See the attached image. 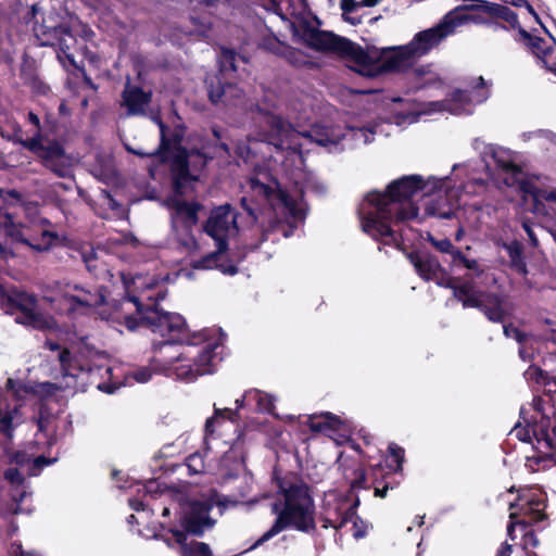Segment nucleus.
Listing matches in <instances>:
<instances>
[{"label": "nucleus", "instance_id": "nucleus-35", "mask_svg": "<svg viewBox=\"0 0 556 556\" xmlns=\"http://www.w3.org/2000/svg\"><path fill=\"white\" fill-rule=\"evenodd\" d=\"M152 378V371L148 367H141L129 371L125 379L129 386L136 383H146Z\"/></svg>", "mask_w": 556, "mask_h": 556}, {"label": "nucleus", "instance_id": "nucleus-55", "mask_svg": "<svg viewBox=\"0 0 556 556\" xmlns=\"http://www.w3.org/2000/svg\"><path fill=\"white\" fill-rule=\"evenodd\" d=\"M538 544H539V541L533 532H528L525 535L523 545L526 548L529 546L535 547V546H538Z\"/></svg>", "mask_w": 556, "mask_h": 556}, {"label": "nucleus", "instance_id": "nucleus-13", "mask_svg": "<svg viewBox=\"0 0 556 556\" xmlns=\"http://www.w3.org/2000/svg\"><path fill=\"white\" fill-rule=\"evenodd\" d=\"M515 435L525 442L535 440V448L539 455L527 458L526 466L531 470H538L535 465L545 462L554 448H556V429L551 427V421L546 417H542L540 421L528 424L527 427L517 425L514 429Z\"/></svg>", "mask_w": 556, "mask_h": 556}, {"label": "nucleus", "instance_id": "nucleus-25", "mask_svg": "<svg viewBox=\"0 0 556 556\" xmlns=\"http://www.w3.org/2000/svg\"><path fill=\"white\" fill-rule=\"evenodd\" d=\"M151 101V92H146L137 86L126 84L122 94V106L126 108L127 115H143Z\"/></svg>", "mask_w": 556, "mask_h": 556}, {"label": "nucleus", "instance_id": "nucleus-40", "mask_svg": "<svg viewBox=\"0 0 556 556\" xmlns=\"http://www.w3.org/2000/svg\"><path fill=\"white\" fill-rule=\"evenodd\" d=\"M51 421L52 417L46 415L43 408L41 407L39 412V417L37 419L38 430L40 432L49 434L53 430L51 427Z\"/></svg>", "mask_w": 556, "mask_h": 556}, {"label": "nucleus", "instance_id": "nucleus-63", "mask_svg": "<svg viewBox=\"0 0 556 556\" xmlns=\"http://www.w3.org/2000/svg\"><path fill=\"white\" fill-rule=\"evenodd\" d=\"M129 503H130V506H131L135 510H137V511H139L140 509H143V503H142V502H140V501L131 500Z\"/></svg>", "mask_w": 556, "mask_h": 556}, {"label": "nucleus", "instance_id": "nucleus-44", "mask_svg": "<svg viewBox=\"0 0 556 556\" xmlns=\"http://www.w3.org/2000/svg\"><path fill=\"white\" fill-rule=\"evenodd\" d=\"M430 243L442 253H450L453 249V243L448 239L437 240L433 237H429Z\"/></svg>", "mask_w": 556, "mask_h": 556}, {"label": "nucleus", "instance_id": "nucleus-31", "mask_svg": "<svg viewBox=\"0 0 556 556\" xmlns=\"http://www.w3.org/2000/svg\"><path fill=\"white\" fill-rule=\"evenodd\" d=\"M340 419L330 414L325 413L320 416H311L308 418V426L313 431L326 432L328 430H337Z\"/></svg>", "mask_w": 556, "mask_h": 556}, {"label": "nucleus", "instance_id": "nucleus-38", "mask_svg": "<svg viewBox=\"0 0 556 556\" xmlns=\"http://www.w3.org/2000/svg\"><path fill=\"white\" fill-rule=\"evenodd\" d=\"M287 60L294 66H302L307 63L306 56L293 48H287L285 51Z\"/></svg>", "mask_w": 556, "mask_h": 556}, {"label": "nucleus", "instance_id": "nucleus-9", "mask_svg": "<svg viewBox=\"0 0 556 556\" xmlns=\"http://www.w3.org/2000/svg\"><path fill=\"white\" fill-rule=\"evenodd\" d=\"M204 229L205 232L215 240L217 250L208 253L200 261H197L193 265L194 268L210 269L213 267H219L224 274H236L237 268L235 266H224L218 264L220 254L227 248L226 240L235 237L239 231L237 214L232 210L231 205L224 204L212 210Z\"/></svg>", "mask_w": 556, "mask_h": 556}, {"label": "nucleus", "instance_id": "nucleus-7", "mask_svg": "<svg viewBox=\"0 0 556 556\" xmlns=\"http://www.w3.org/2000/svg\"><path fill=\"white\" fill-rule=\"evenodd\" d=\"M53 306L61 313L87 314L96 311L101 318L123 324L128 330L137 329V319L129 312H119L118 301L105 303L102 288H85L79 285H67L60 298L50 299Z\"/></svg>", "mask_w": 556, "mask_h": 556}, {"label": "nucleus", "instance_id": "nucleus-43", "mask_svg": "<svg viewBox=\"0 0 556 556\" xmlns=\"http://www.w3.org/2000/svg\"><path fill=\"white\" fill-rule=\"evenodd\" d=\"M27 495H28V492L24 484H22V486H15V490L13 493V500L16 502V507L13 510L14 514L23 513V508L20 507V503H22Z\"/></svg>", "mask_w": 556, "mask_h": 556}, {"label": "nucleus", "instance_id": "nucleus-49", "mask_svg": "<svg viewBox=\"0 0 556 556\" xmlns=\"http://www.w3.org/2000/svg\"><path fill=\"white\" fill-rule=\"evenodd\" d=\"M517 516V513L515 511H510L509 514V518H510V522L507 527V535L511 539V540H515V535H514V530H515V526L516 525H522V526H526V522L525 521H514V519L516 518Z\"/></svg>", "mask_w": 556, "mask_h": 556}, {"label": "nucleus", "instance_id": "nucleus-50", "mask_svg": "<svg viewBox=\"0 0 556 556\" xmlns=\"http://www.w3.org/2000/svg\"><path fill=\"white\" fill-rule=\"evenodd\" d=\"M448 254L452 256L453 265H464L465 261H467V257L455 247H453L452 251Z\"/></svg>", "mask_w": 556, "mask_h": 556}, {"label": "nucleus", "instance_id": "nucleus-14", "mask_svg": "<svg viewBox=\"0 0 556 556\" xmlns=\"http://www.w3.org/2000/svg\"><path fill=\"white\" fill-rule=\"evenodd\" d=\"M168 205L172 212V229L176 241L188 253L198 250V242L195 241L191 230L198 223L199 205L195 203H187L178 199H172Z\"/></svg>", "mask_w": 556, "mask_h": 556}, {"label": "nucleus", "instance_id": "nucleus-32", "mask_svg": "<svg viewBox=\"0 0 556 556\" xmlns=\"http://www.w3.org/2000/svg\"><path fill=\"white\" fill-rule=\"evenodd\" d=\"M248 404L255 403L256 409L260 412L273 413L274 399L271 395L260 390H249L244 394Z\"/></svg>", "mask_w": 556, "mask_h": 556}, {"label": "nucleus", "instance_id": "nucleus-8", "mask_svg": "<svg viewBox=\"0 0 556 556\" xmlns=\"http://www.w3.org/2000/svg\"><path fill=\"white\" fill-rule=\"evenodd\" d=\"M161 144L153 152H143L142 150L132 149L126 146L128 152L138 156H153L162 152L165 159L172 160V172L174 187L178 194H184L186 188L197 179L194 170L202 168L206 164V157L199 151H187L176 143L170 147L165 140L164 125L160 122Z\"/></svg>", "mask_w": 556, "mask_h": 556}, {"label": "nucleus", "instance_id": "nucleus-36", "mask_svg": "<svg viewBox=\"0 0 556 556\" xmlns=\"http://www.w3.org/2000/svg\"><path fill=\"white\" fill-rule=\"evenodd\" d=\"M503 332L506 338H511L516 340L519 344L525 343L526 340L529 338V333L522 332L513 324L505 325L503 327Z\"/></svg>", "mask_w": 556, "mask_h": 556}, {"label": "nucleus", "instance_id": "nucleus-48", "mask_svg": "<svg viewBox=\"0 0 556 556\" xmlns=\"http://www.w3.org/2000/svg\"><path fill=\"white\" fill-rule=\"evenodd\" d=\"M225 412H228V410H227V409H225ZM223 413H224V410L216 408V409H215V416H213V417H211V418H208V419L206 420V422H205V432H206L207 434H208V433H213V432H214V425H215V422H216V420H217V417H218L219 415H222Z\"/></svg>", "mask_w": 556, "mask_h": 556}, {"label": "nucleus", "instance_id": "nucleus-24", "mask_svg": "<svg viewBox=\"0 0 556 556\" xmlns=\"http://www.w3.org/2000/svg\"><path fill=\"white\" fill-rule=\"evenodd\" d=\"M36 153L42 159L45 166L59 177L71 175L68 157L59 143H43L39 152Z\"/></svg>", "mask_w": 556, "mask_h": 556}, {"label": "nucleus", "instance_id": "nucleus-1", "mask_svg": "<svg viewBox=\"0 0 556 556\" xmlns=\"http://www.w3.org/2000/svg\"><path fill=\"white\" fill-rule=\"evenodd\" d=\"M460 205L457 190L448 188L445 179L421 181L413 175L391 182L386 193H367L358 215L364 232L375 239H393V223L417 218L420 208L425 216L450 219Z\"/></svg>", "mask_w": 556, "mask_h": 556}, {"label": "nucleus", "instance_id": "nucleus-45", "mask_svg": "<svg viewBox=\"0 0 556 556\" xmlns=\"http://www.w3.org/2000/svg\"><path fill=\"white\" fill-rule=\"evenodd\" d=\"M5 479L15 486H22L24 484V478L21 476L17 469L10 468L4 472Z\"/></svg>", "mask_w": 556, "mask_h": 556}, {"label": "nucleus", "instance_id": "nucleus-52", "mask_svg": "<svg viewBox=\"0 0 556 556\" xmlns=\"http://www.w3.org/2000/svg\"><path fill=\"white\" fill-rule=\"evenodd\" d=\"M448 254L452 256L453 265H464L465 261H467V257L455 247H453L452 251Z\"/></svg>", "mask_w": 556, "mask_h": 556}, {"label": "nucleus", "instance_id": "nucleus-21", "mask_svg": "<svg viewBox=\"0 0 556 556\" xmlns=\"http://www.w3.org/2000/svg\"><path fill=\"white\" fill-rule=\"evenodd\" d=\"M478 81V85L470 91H454L450 99L439 103L440 110L450 111L453 114L471 113L472 104L482 103L489 98L483 78L479 77Z\"/></svg>", "mask_w": 556, "mask_h": 556}, {"label": "nucleus", "instance_id": "nucleus-33", "mask_svg": "<svg viewBox=\"0 0 556 556\" xmlns=\"http://www.w3.org/2000/svg\"><path fill=\"white\" fill-rule=\"evenodd\" d=\"M543 337H532L529 334V338L525 343H520V348L518 351L519 357L523 362H530L535 357V349L539 346L541 342H543Z\"/></svg>", "mask_w": 556, "mask_h": 556}, {"label": "nucleus", "instance_id": "nucleus-19", "mask_svg": "<svg viewBox=\"0 0 556 556\" xmlns=\"http://www.w3.org/2000/svg\"><path fill=\"white\" fill-rule=\"evenodd\" d=\"M214 504H223L218 495H213L205 501L184 503L180 522L185 530L194 535H202L205 530L213 528L215 520L208 516V511Z\"/></svg>", "mask_w": 556, "mask_h": 556}, {"label": "nucleus", "instance_id": "nucleus-64", "mask_svg": "<svg viewBox=\"0 0 556 556\" xmlns=\"http://www.w3.org/2000/svg\"><path fill=\"white\" fill-rule=\"evenodd\" d=\"M464 235H465L464 229H463V228H459V229L457 230V232H456V236H455L456 241H460V240L463 239Z\"/></svg>", "mask_w": 556, "mask_h": 556}, {"label": "nucleus", "instance_id": "nucleus-41", "mask_svg": "<svg viewBox=\"0 0 556 556\" xmlns=\"http://www.w3.org/2000/svg\"><path fill=\"white\" fill-rule=\"evenodd\" d=\"M59 361L61 363V366H62V370L64 372L65 376H72L74 377L75 374L72 371L73 369V365L71 363V354L67 350H63L60 354H59Z\"/></svg>", "mask_w": 556, "mask_h": 556}, {"label": "nucleus", "instance_id": "nucleus-53", "mask_svg": "<svg viewBox=\"0 0 556 556\" xmlns=\"http://www.w3.org/2000/svg\"><path fill=\"white\" fill-rule=\"evenodd\" d=\"M357 8H359V2L355 0H341L342 12L353 13Z\"/></svg>", "mask_w": 556, "mask_h": 556}, {"label": "nucleus", "instance_id": "nucleus-6", "mask_svg": "<svg viewBox=\"0 0 556 556\" xmlns=\"http://www.w3.org/2000/svg\"><path fill=\"white\" fill-rule=\"evenodd\" d=\"M280 493L283 503L281 505L275 503L273 506L278 517L271 528L256 541L254 547L268 541L286 528L304 532L315 529V508L307 486L300 482H282Z\"/></svg>", "mask_w": 556, "mask_h": 556}, {"label": "nucleus", "instance_id": "nucleus-18", "mask_svg": "<svg viewBox=\"0 0 556 556\" xmlns=\"http://www.w3.org/2000/svg\"><path fill=\"white\" fill-rule=\"evenodd\" d=\"M0 226L9 237L39 252L48 251L59 240L58 233L43 227L39 229L38 233L29 232L24 226L16 223L11 214L0 216Z\"/></svg>", "mask_w": 556, "mask_h": 556}, {"label": "nucleus", "instance_id": "nucleus-59", "mask_svg": "<svg viewBox=\"0 0 556 556\" xmlns=\"http://www.w3.org/2000/svg\"><path fill=\"white\" fill-rule=\"evenodd\" d=\"M536 137H544L546 139L552 140L554 143H556V137H554L549 131L539 130L535 132Z\"/></svg>", "mask_w": 556, "mask_h": 556}, {"label": "nucleus", "instance_id": "nucleus-20", "mask_svg": "<svg viewBox=\"0 0 556 556\" xmlns=\"http://www.w3.org/2000/svg\"><path fill=\"white\" fill-rule=\"evenodd\" d=\"M460 24L457 16L448 13L435 26L417 33L414 38L408 42L413 53L417 58L428 54L432 49L438 47L447 36L455 31V28Z\"/></svg>", "mask_w": 556, "mask_h": 556}, {"label": "nucleus", "instance_id": "nucleus-15", "mask_svg": "<svg viewBox=\"0 0 556 556\" xmlns=\"http://www.w3.org/2000/svg\"><path fill=\"white\" fill-rule=\"evenodd\" d=\"M483 161L485 163V169L488 172V176L492 177L493 174L491 172V163L490 160L493 161L494 165L498 170L503 174L508 175L509 177H505L503 180L507 186L518 185L519 190H521L522 181H532L534 185L543 186L540 182V176H532L530 178H521V170L518 165L515 163L514 152L492 144L484 146V150L482 152Z\"/></svg>", "mask_w": 556, "mask_h": 556}, {"label": "nucleus", "instance_id": "nucleus-17", "mask_svg": "<svg viewBox=\"0 0 556 556\" xmlns=\"http://www.w3.org/2000/svg\"><path fill=\"white\" fill-rule=\"evenodd\" d=\"M367 55V62L366 67L369 70L368 74L363 73L362 65L357 63V61L352 55H342L343 58L350 59V61L353 63L351 67L363 76H375L379 70L389 71V72H404L412 67L415 62L418 60L417 55L413 53L409 45H404L400 47H395L390 49L382 58L381 65L374 64L371 62L370 56L365 52Z\"/></svg>", "mask_w": 556, "mask_h": 556}, {"label": "nucleus", "instance_id": "nucleus-37", "mask_svg": "<svg viewBox=\"0 0 556 556\" xmlns=\"http://www.w3.org/2000/svg\"><path fill=\"white\" fill-rule=\"evenodd\" d=\"M464 266L467 269H469L470 271H472V274L469 273L465 276L466 280L464 282L470 281L475 286L473 279L476 277H479L480 275H482L483 269L479 266V264L476 260L467 258V261H465V263H464Z\"/></svg>", "mask_w": 556, "mask_h": 556}, {"label": "nucleus", "instance_id": "nucleus-16", "mask_svg": "<svg viewBox=\"0 0 556 556\" xmlns=\"http://www.w3.org/2000/svg\"><path fill=\"white\" fill-rule=\"evenodd\" d=\"M237 55L231 50H223L219 58V71L222 78L210 77L207 79L208 85V97L213 103H228L236 104V100L242 94L241 89L237 88L232 84H223L222 79L230 77V73L237 71L236 65Z\"/></svg>", "mask_w": 556, "mask_h": 556}, {"label": "nucleus", "instance_id": "nucleus-12", "mask_svg": "<svg viewBox=\"0 0 556 556\" xmlns=\"http://www.w3.org/2000/svg\"><path fill=\"white\" fill-rule=\"evenodd\" d=\"M454 296L463 303L464 307L480 309L492 323H502L509 316L514 307L505 296L496 293L480 291L470 281L462 282L454 288Z\"/></svg>", "mask_w": 556, "mask_h": 556}, {"label": "nucleus", "instance_id": "nucleus-42", "mask_svg": "<svg viewBox=\"0 0 556 556\" xmlns=\"http://www.w3.org/2000/svg\"><path fill=\"white\" fill-rule=\"evenodd\" d=\"M187 467L192 473H199L203 470V459L199 454H192L187 458Z\"/></svg>", "mask_w": 556, "mask_h": 556}, {"label": "nucleus", "instance_id": "nucleus-10", "mask_svg": "<svg viewBox=\"0 0 556 556\" xmlns=\"http://www.w3.org/2000/svg\"><path fill=\"white\" fill-rule=\"evenodd\" d=\"M123 283L128 298L118 301L119 312H129L137 320L147 307L154 306L166 295L164 285L154 276L123 275Z\"/></svg>", "mask_w": 556, "mask_h": 556}, {"label": "nucleus", "instance_id": "nucleus-11", "mask_svg": "<svg viewBox=\"0 0 556 556\" xmlns=\"http://www.w3.org/2000/svg\"><path fill=\"white\" fill-rule=\"evenodd\" d=\"M0 307L7 314L20 312L15 320L39 330H55L56 321L48 315L36 311V299L17 289H5L0 286Z\"/></svg>", "mask_w": 556, "mask_h": 556}, {"label": "nucleus", "instance_id": "nucleus-3", "mask_svg": "<svg viewBox=\"0 0 556 556\" xmlns=\"http://www.w3.org/2000/svg\"><path fill=\"white\" fill-rule=\"evenodd\" d=\"M263 124L267 130L261 132L257 140L266 141L277 150H286L287 156L282 163L287 170L294 167V177L300 176L304 164L303 151L306 143H316L332 151L342 140H351V147L367 144L374 140V135L382 132L378 125L348 129L316 125L308 131H299L277 114H265Z\"/></svg>", "mask_w": 556, "mask_h": 556}, {"label": "nucleus", "instance_id": "nucleus-60", "mask_svg": "<svg viewBox=\"0 0 556 556\" xmlns=\"http://www.w3.org/2000/svg\"><path fill=\"white\" fill-rule=\"evenodd\" d=\"M544 342H552L556 344V330H552L543 337Z\"/></svg>", "mask_w": 556, "mask_h": 556}, {"label": "nucleus", "instance_id": "nucleus-51", "mask_svg": "<svg viewBox=\"0 0 556 556\" xmlns=\"http://www.w3.org/2000/svg\"><path fill=\"white\" fill-rule=\"evenodd\" d=\"M448 254L452 256L453 265H464L465 261H467V257L455 247H453L452 251Z\"/></svg>", "mask_w": 556, "mask_h": 556}, {"label": "nucleus", "instance_id": "nucleus-22", "mask_svg": "<svg viewBox=\"0 0 556 556\" xmlns=\"http://www.w3.org/2000/svg\"><path fill=\"white\" fill-rule=\"evenodd\" d=\"M409 258L419 276L425 280H433L439 286L451 288L453 291L454 288L462 285L456 283L455 279L446 274L434 256L412 254Z\"/></svg>", "mask_w": 556, "mask_h": 556}, {"label": "nucleus", "instance_id": "nucleus-47", "mask_svg": "<svg viewBox=\"0 0 556 556\" xmlns=\"http://www.w3.org/2000/svg\"><path fill=\"white\" fill-rule=\"evenodd\" d=\"M522 228L525 229V231L527 232L528 237H529V240L531 242V244L533 247H538L539 245V240L534 233V231L532 230V227H531V224L529 223V220L525 219L522 222Z\"/></svg>", "mask_w": 556, "mask_h": 556}, {"label": "nucleus", "instance_id": "nucleus-29", "mask_svg": "<svg viewBox=\"0 0 556 556\" xmlns=\"http://www.w3.org/2000/svg\"><path fill=\"white\" fill-rule=\"evenodd\" d=\"M521 190L523 194L531 195L533 198V211L535 213H541V208L543 206L540 202V198L556 203V189H543L541 186L534 185L532 181H522Z\"/></svg>", "mask_w": 556, "mask_h": 556}, {"label": "nucleus", "instance_id": "nucleus-46", "mask_svg": "<svg viewBox=\"0 0 556 556\" xmlns=\"http://www.w3.org/2000/svg\"><path fill=\"white\" fill-rule=\"evenodd\" d=\"M389 452H390L391 456L394 458V460L396 462L397 469L401 468V465H402V462L404 458V450L402 447L397 446L396 444L391 443L389 445Z\"/></svg>", "mask_w": 556, "mask_h": 556}, {"label": "nucleus", "instance_id": "nucleus-23", "mask_svg": "<svg viewBox=\"0 0 556 556\" xmlns=\"http://www.w3.org/2000/svg\"><path fill=\"white\" fill-rule=\"evenodd\" d=\"M36 36L42 46H56L70 58L68 51L76 45V38L71 29L65 26L40 24L34 27Z\"/></svg>", "mask_w": 556, "mask_h": 556}, {"label": "nucleus", "instance_id": "nucleus-39", "mask_svg": "<svg viewBox=\"0 0 556 556\" xmlns=\"http://www.w3.org/2000/svg\"><path fill=\"white\" fill-rule=\"evenodd\" d=\"M540 505H541L540 502L534 503V502L528 501L527 504L525 506H522V510L525 511V514L532 515V519H531L532 521H539L544 517L542 509L540 508Z\"/></svg>", "mask_w": 556, "mask_h": 556}, {"label": "nucleus", "instance_id": "nucleus-62", "mask_svg": "<svg viewBox=\"0 0 556 556\" xmlns=\"http://www.w3.org/2000/svg\"><path fill=\"white\" fill-rule=\"evenodd\" d=\"M379 2H380V0H361L359 7L371 8V7L377 5Z\"/></svg>", "mask_w": 556, "mask_h": 556}, {"label": "nucleus", "instance_id": "nucleus-4", "mask_svg": "<svg viewBox=\"0 0 556 556\" xmlns=\"http://www.w3.org/2000/svg\"><path fill=\"white\" fill-rule=\"evenodd\" d=\"M247 188L251 198L243 197L241 206L254 224L253 236L258 238L257 242L250 244L251 249H256L278 230L283 237H289L292 230L286 229L285 224L293 228L304 218L301 202L290 197L267 170L255 172Z\"/></svg>", "mask_w": 556, "mask_h": 556}, {"label": "nucleus", "instance_id": "nucleus-30", "mask_svg": "<svg viewBox=\"0 0 556 556\" xmlns=\"http://www.w3.org/2000/svg\"><path fill=\"white\" fill-rule=\"evenodd\" d=\"M525 378L529 382H533V383L545 386V387L554 384L555 389L553 391L556 392V372L555 371L548 372V371L542 370L538 366H530L525 371Z\"/></svg>", "mask_w": 556, "mask_h": 556}, {"label": "nucleus", "instance_id": "nucleus-28", "mask_svg": "<svg viewBox=\"0 0 556 556\" xmlns=\"http://www.w3.org/2000/svg\"><path fill=\"white\" fill-rule=\"evenodd\" d=\"M172 533L175 536L176 543L180 546L181 554L186 556H212L208 544L195 541L188 544L185 532L180 530H172Z\"/></svg>", "mask_w": 556, "mask_h": 556}, {"label": "nucleus", "instance_id": "nucleus-58", "mask_svg": "<svg viewBox=\"0 0 556 556\" xmlns=\"http://www.w3.org/2000/svg\"><path fill=\"white\" fill-rule=\"evenodd\" d=\"M93 258H96V255H94L93 252H90L88 254H84V261H85L86 266H87V268L89 270L92 269V264L91 263H92Z\"/></svg>", "mask_w": 556, "mask_h": 556}, {"label": "nucleus", "instance_id": "nucleus-57", "mask_svg": "<svg viewBox=\"0 0 556 556\" xmlns=\"http://www.w3.org/2000/svg\"><path fill=\"white\" fill-rule=\"evenodd\" d=\"M510 554H511V545L505 543L502 545V547L497 552L496 556H510Z\"/></svg>", "mask_w": 556, "mask_h": 556}, {"label": "nucleus", "instance_id": "nucleus-2", "mask_svg": "<svg viewBox=\"0 0 556 556\" xmlns=\"http://www.w3.org/2000/svg\"><path fill=\"white\" fill-rule=\"evenodd\" d=\"M152 332L166 340L156 346L155 362L167 376L190 382L211 374L219 359V343L192 341L186 320L179 314L160 312L149 306L138 316Z\"/></svg>", "mask_w": 556, "mask_h": 556}, {"label": "nucleus", "instance_id": "nucleus-54", "mask_svg": "<svg viewBox=\"0 0 556 556\" xmlns=\"http://www.w3.org/2000/svg\"><path fill=\"white\" fill-rule=\"evenodd\" d=\"M29 460L30 457L24 452H16L12 457V462L21 466L25 465Z\"/></svg>", "mask_w": 556, "mask_h": 556}, {"label": "nucleus", "instance_id": "nucleus-61", "mask_svg": "<svg viewBox=\"0 0 556 556\" xmlns=\"http://www.w3.org/2000/svg\"><path fill=\"white\" fill-rule=\"evenodd\" d=\"M51 462L50 460H47L43 456H38L34 459V464L36 467H39L41 468L42 466L45 465H48L50 464Z\"/></svg>", "mask_w": 556, "mask_h": 556}, {"label": "nucleus", "instance_id": "nucleus-56", "mask_svg": "<svg viewBox=\"0 0 556 556\" xmlns=\"http://www.w3.org/2000/svg\"><path fill=\"white\" fill-rule=\"evenodd\" d=\"M342 17L345 22L352 25H358L362 23L361 17L353 16V13L342 12Z\"/></svg>", "mask_w": 556, "mask_h": 556}, {"label": "nucleus", "instance_id": "nucleus-34", "mask_svg": "<svg viewBox=\"0 0 556 556\" xmlns=\"http://www.w3.org/2000/svg\"><path fill=\"white\" fill-rule=\"evenodd\" d=\"M511 266L521 275L527 274V266L522 258V249L518 242H513L507 247Z\"/></svg>", "mask_w": 556, "mask_h": 556}, {"label": "nucleus", "instance_id": "nucleus-27", "mask_svg": "<svg viewBox=\"0 0 556 556\" xmlns=\"http://www.w3.org/2000/svg\"><path fill=\"white\" fill-rule=\"evenodd\" d=\"M518 35L517 40L542 61H545V58L552 52V48L543 38L533 36L522 28L519 29Z\"/></svg>", "mask_w": 556, "mask_h": 556}, {"label": "nucleus", "instance_id": "nucleus-5", "mask_svg": "<svg viewBox=\"0 0 556 556\" xmlns=\"http://www.w3.org/2000/svg\"><path fill=\"white\" fill-rule=\"evenodd\" d=\"M279 10L290 17L294 37L299 42L320 52H332L339 55H352L362 72L368 74L365 51L351 40L334 35L331 31L318 29V20L311 14L306 0H279Z\"/></svg>", "mask_w": 556, "mask_h": 556}, {"label": "nucleus", "instance_id": "nucleus-26", "mask_svg": "<svg viewBox=\"0 0 556 556\" xmlns=\"http://www.w3.org/2000/svg\"><path fill=\"white\" fill-rule=\"evenodd\" d=\"M27 122L34 127L33 130H30L31 136L26 138L18 136V142L31 152H39L42 144L46 143L42 125L38 115L31 111L27 113Z\"/></svg>", "mask_w": 556, "mask_h": 556}]
</instances>
